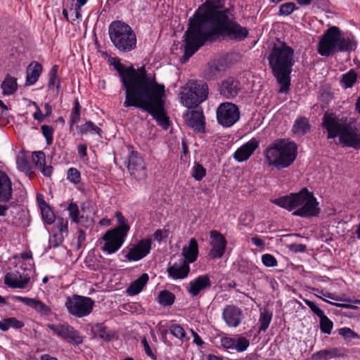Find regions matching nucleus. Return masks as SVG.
Here are the masks:
<instances>
[{
  "label": "nucleus",
  "instance_id": "nucleus-1",
  "mask_svg": "<svg viewBox=\"0 0 360 360\" xmlns=\"http://www.w3.org/2000/svg\"><path fill=\"white\" fill-rule=\"evenodd\" d=\"M248 30L234 20L230 8H224L223 0H207L190 19L189 27L184 34L185 46L183 62L191 57L207 41L218 36L241 40Z\"/></svg>",
  "mask_w": 360,
  "mask_h": 360
},
{
  "label": "nucleus",
  "instance_id": "nucleus-2",
  "mask_svg": "<svg viewBox=\"0 0 360 360\" xmlns=\"http://www.w3.org/2000/svg\"><path fill=\"white\" fill-rule=\"evenodd\" d=\"M117 70L126 89V106H134L149 112L158 123L167 129L169 118L164 105L165 86L158 84L153 76H148L143 67L125 69L117 58H114Z\"/></svg>",
  "mask_w": 360,
  "mask_h": 360
},
{
  "label": "nucleus",
  "instance_id": "nucleus-3",
  "mask_svg": "<svg viewBox=\"0 0 360 360\" xmlns=\"http://www.w3.org/2000/svg\"><path fill=\"white\" fill-rule=\"evenodd\" d=\"M294 51L285 43L275 44L269 57V63L281 87L279 92L285 93L290 84V75L294 65Z\"/></svg>",
  "mask_w": 360,
  "mask_h": 360
},
{
  "label": "nucleus",
  "instance_id": "nucleus-4",
  "mask_svg": "<svg viewBox=\"0 0 360 360\" xmlns=\"http://www.w3.org/2000/svg\"><path fill=\"white\" fill-rule=\"evenodd\" d=\"M271 202L288 211H294V215L301 217H316L321 211L316 198L306 188L298 193L273 199Z\"/></svg>",
  "mask_w": 360,
  "mask_h": 360
},
{
  "label": "nucleus",
  "instance_id": "nucleus-5",
  "mask_svg": "<svg viewBox=\"0 0 360 360\" xmlns=\"http://www.w3.org/2000/svg\"><path fill=\"white\" fill-rule=\"evenodd\" d=\"M323 127L328 132V139L339 137L344 146L360 148V127L353 122H347L343 118H338L333 114L326 113L323 117Z\"/></svg>",
  "mask_w": 360,
  "mask_h": 360
},
{
  "label": "nucleus",
  "instance_id": "nucleus-6",
  "mask_svg": "<svg viewBox=\"0 0 360 360\" xmlns=\"http://www.w3.org/2000/svg\"><path fill=\"white\" fill-rule=\"evenodd\" d=\"M356 43L353 38L345 37L336 26L329 27L320 38L317 51L322 56H330L336 52L354 51Z\"/></svg>",
  "mask_w": 360,
  "mask_h": 360
},
{
  "label": "nucleus",
  "instance_id": "nucleus-7",
  "mask_svg": "<svg viewBox=\"0 0 360 360\" xmlns=\"http://www.w3.org/2000/svg\"><path fill=\"white\" fill-rule=\"evenodd\" d=\"M296 156V144L284 139L271 143L264 151V157L268 165L277 168L289 167L295 161Z\"/></svg>",
  "mask_w": 360,
  "mask_h": 360
},
{
  "label": "nucleus",
  "instance_id": "nucleus-8",
  "mask_svg": "<svg viewBox=\"0 0 360 360\" xmlns=\"http://www.w3.org/2000/svg\"><path fill=\"white\" fill-rule=\"evenodd\" d=\"M207 95L208 86L204 82L189 81L181 88L180 98L184 106L192 108L205 101Z\"/></svg>",
  "mask_w": 360,
  "mask_h": 360
},
{
  "label": "nucleus",
  "instance_id": "nucleus-9",
  "mask_svg": "<svg viewBox=\"0 0 360 360\" xmlns=\"http://www.w3.org/2000/svg\"><path fill=\"white\" fill-rule=\"evenodd\" d=\"M114 46L122 52H129L136 46L135 33L122 21H114Z\"/></svg>",
  "mask_w": 360,
  "mask_h": 360
},
{
  "label": "nucleus",
  "instance_id": "nucleus-10",
  "mask_svg": "<svg viewBox=\"0 0 360 360\" xmlns=\"http://www.w3.org/2000/svg\"><path fill=\"white\" fill-rule=\"evenodd\" d=\"M95 301L91 297L72 295L66 297L64 306L68 313L77 319L88 316L93 311Z\"/></svg>",
  "mask_w": 360,
  "mask_h": 360
},
{
  "label": "nucleus",
  "instance_id": "nucleus-11",
  "mask_svg": "<svg viewBox=\"0 0 360 360\" xmlns=\"http://www.w3.org/2000/svg\"><path fill=\"white\" fill-rule=\"evenodd\" d=\"M217 121L224 127H231L240 119V112L238 107L230 102H224L217 108Z\"/></svg>",
  "mask_w": 360,
  "mask_h": 360
},
{
  "label": "nucleus",
  "instance_id": "nucleus-12",
  "mask_svg": "<svg viewBox=\"0 0 360 360\" xmlns=\"http://www.w3.org/2000/svg\"><path fill=\"white\" fill-rule=\"evenodd\" d=\"M150 238H143L135 244H130L124 248L120 255L130 262H136L146 257L151 250Z\"/></svg>",
  "mask_w": 360,
  "mask_h": 360
},
{
  "label": "nucleus",
  "instance_id": "nucleus-13",
  "mask_svg": "<svg viewBox=\"0 0 360 360\" xmlns=\"http://www.w3.org/2000/svg\"><path fill=\"white\" fill-rule=\"evenodd\" d=\"M47 327L57 336L70 344L78 345L83 342V338L80 333L68 323H49Z\"/></svg>",
  "mask_w": 360,
  "mask_h": 360
},
{
  "label": "nucleus",
  "instance_id": "nucleus-14",
  "mask_svg": "<svg viewBox=\"0 0 360 360\" xmlns=\"http://www.w3.org/2000/svg\"><path fill=\"white\" fill-rule=\"evenodd\" d=\"M127 168L131 176L138 180L147 176L146 164L141 155L136 151H131L128 156Z\"/></svg>",
  "mask_w": 360,
  "mask_h": 360
},
{
  "label": "nucleus",
  "instance_id": "nucleus-15",
  "mask_svg": "<svg viewBox=\"0 0 360 360\" xmlns=\"http://www.w3.org/2000/svg\"><path fill=\"white\" fill-rule=\"evenodd\" d=\"M211 249L208 256L212 259H220L225 253L227 241L225 237L217 231H210Z\"/></svg>",
  "mask_w": 360,
  "mask_h": 360
},
{
  "label": "nucleus",
  "instance_id": "nucleus-16",
  "mask_svg": "<svg viewBox=\"0 0 360 360\" xmlns=\"http://www.w3.org/2000/svg\"><path fill=\"white\" fill-rule=\"evenodd\" d=\"M30 276L27 273L21 274L19 271L7 273L4 276V283L12 288L31 289Z\"/></svg>",
  "mask_w": 360,
  "mask_h": 360
},
{
  "label": "nucleus",
  "instance_id": "nucleus-17",
  "mask_svg": "<svg viewBox=\"0 0 360 360\" xmlns=\"http://www.w3.org/2000/svg\"><path fill=\"white\" fill-rule=\"evenodd\" d=\"M222 318L229 327H238L244 318L243 311L234 305L226 306L222 311Z\"/></svg>",
  "mask_w": 360,
  "mask_h": 360
},
{
  "label": "nucleus",
  "instance_id": "nucleus-18",
  "mask_svg": "<svg viewBox=\"0 0 360 360\" xmlns=\"http://www.w3.org/2000/svg\"><path fill=\"white\" fill-rule=\"evenodd\" d=\"M212 282L210 276L203 274L191 280L186 288V290L192 297H196L201 292L210 288Z\"/></svg>",
  "mask_w": 360,
  "mask_h": 360
},
{
  "label": "nucleus",
  "instance_id": "nucleus-19",
  "mask_svg": "<svg viewBox=\"0 0 360 360\" xmlns=\"http://www.w3.org/2000/svg\"><path fill=\"white\" fill-rule=\"evenodd\" d=\"M259 146V141L252 138L242 145L233 153V158L239 162L248 160Z\"/></svg>",
  "mask_w": 360,
  "mask_h": 360
},
{
  "label": "nucleus",
  "instance_id": "nucleus-20",
  "mask_svg": "<svg viewBox=\"0 0 360 360\" xmlns=\"http://www.w3.org/2000/svg\"><path fill=\"white\" fill-rule=\"evenodd\" d=\"M184 117L187 124L198 132L205 130V117L202 110L196 109L184 114Z\"/></svg>",
  "mask_w": 360,
  "mask_h": 360
},
{
  "label": "nucleus",
  "instance_id": "nucleus-21",
  "mask_svg": "<svg viewBox=\"0 0 360 360\" xmlns=\"http://www.w3.org/2000/svg\"><path fill=\"white\" fill-rule=\"evenodd\" d=\"M241 90L240 82L234 77L224 80L220 87V93L226 98L236 97Z\"/></svg>",
  "mask_w": 360,
  "mask_h": 360
},
{
  "label": "nucleus",
  "instance_id": "nucleus-22",
  "mask_svg": "<svg viewBox=\"0 0 360 360\" xmlns=\"http://www.w3.org/2000/svg\"><path fill=\"white\" fill-rule=\"evenodd\" d=\"M190 269L186 261L180 259L167 268V272L172 279H184L188 276Z\"/></svg>",
  "mask_w": 360,
  "mask_h": 360
},
{
  "label": "nucleus",
  "instance_id": "nucleus-23",
  "mask_svg": "<svg viewBox=\"0 0 360 360\" xmlns=\"http://www.w3.org/2000/svg\"><path fill=\"white\" fill-rule=\"evenodd\" d=\"M13 184L9 176L0 171V202H9L13 196Z\"/></svg>",
  "mask_w": 360,
  "mask_h": 360
},
{
  "label": "nucleus",
  "instance_id": "nucleus-24",
  "mask_svg": "<svg viewBox=\"0 0 360 360\" xmlns=\"http://www.w3.org/2000/svg\"><path fill=\"white\" fill-rule=\"evenodd\" d=\"M15 300L22 302L28 307H30L41 315H49L51 312L50 307L39 300L21 296H16Z\"/></svg>",
  "mask_w": 360,
  "mask_h": 360
},
{
  "label": "nucleus",
  "instance_id": "nucleus-25",
  "mask_svg": "<svg viewBox=\"0 0 360 360\" xmlns=\"http://www.w3.org/2000/svg\"><path fill=\"white\" fill-rule=\"evenodd\" d=\"M198 244L197 240L192 238L190 239L188 245L183 247L181 254L184 256V259L189 264L195 262L198 257Z\"/></svg>",
  "mask_w": 360,
  "mask_h": 360
},
{
  "label": "nucleus",
  "instance_id": "nucleus-26",
  "mask_svg": "<svg viewBox=\"0 0 360 360\" xmlns=\"http://www.w3.org/2000/svg\"><path fill=\"white\" fill-rule=\"evenodd\" d=\"M42 66L37 61L32 62L27 68L25 84L27 86L34 84L42 72Z\"/></svg>",
  "mask_w": 360,
  "mask_h": 360
},
{
  "label": "nucleus",
  "instance_id": "nucleus-27",
  "mask_svg": "<svg viewBox=\"0 0 360 360\" xmlns=\"http://www.w3.org/2000/svg\"><path fill=\"white\" fill-rule=\"evenodd\" d=\"M149 277L147 274H142L137 279L133 281L126 290L129 296H134L140 293L148 281Z\"/></svg>",
  "mask_w": 360,
  "mask_h": 360
},
{
  "label": "nucleus",
  "instance_id": "nucleus-28",
  "mask_svg": "<svg viewBox=\"0 0 360 360\" xmlns=\"http://www.w3.org/2000/svg\"><path fill=\"white\" fill-rule=\"evenodd\" d=\"M98 246L103 254L108 255L112 253V229L108 230L103 236L98 240Z\"/></svg>",
  "mask_w": 360,
  "mask_h": 360
},
{
  "label": "nucleus",
  "instance_id": "nucleus-29",
  "mask_svg": "<svg viewBox=\"0 0 360 360\" xmlns=\"http://www.w3.org/2000/svg\"><path fill=\"white\" fill-rule=\"evenodd\" d=\"M309 130L310 124L309 123V120L304 117H300L296 119L292 129L293 134L299 136H303Z\"/></svg>",
  "mask_w": 360,
  "mask_h": 360
},
{
  "label": "nucleus",
  "instance_id": "nucleus-30",
  "mask_svg": "<svg viewBox=\"0 0 360 360\" xmlns=\"http://www.w3.org/2000/svg\"><path fill=\"white\" fill-rule=\"evenodd\" d=\"M313 290L316 291L319 293V295H316V296L317 297L321 299L322 300H323L326 302H328L333 306L338 307H347L345 304L333 302L328 301V300L326 299V297H328L329 299L336 300V301H347V300L343 298L342 297L336 295L334 293L325 292L323 290H320L319 288H314Z\"/></svg>",
  "mask_w": 360,
  "mask_h": 360
},
{
  "label": "nucleus",
  "instance_id": "nucleus-31",
  "mask_svg": "<svg viewBox=\"0 0 360 360\" xmlns=\"http://www.w3.org/2000/svg\"><path fill=\"white\" fill-rule=\"evenodd\" d=\"M1 88L4 96L13 94L18 89L17 79L9 75H7L2 82Z\"/></svg>",
  "mask_w": 360,
  "mask_h": 360
},
{
  "label": "nucleus",
  "instance_id": "nucleus-32",
  "mask_svg": "<svg viewBox=\"0 0 360 360\" xmlns=\"http://www.w3.org/2000/svg\"><path fill=\"white\" fill-rule=\"evenodd\" d=\"M24 326V323L15 317L4 319L0 321V330L5 332L9 328L20 329Z\"/></svg>",
  "mask_w": 360,
  "mask_h": 360
},
{
  "label": "nucleus",
  "instance_id": "nucleus-33",
  "mask_svg": "<svg viewBox=\"0 0 360 360\" xmlns=\"http://www.w3.org/2000/svg\"><path fill=\"white\" fill-rule=\"evenodd\" d=\"M357 74L354 70H350L345 74H343L340 80V86L343 89L351 88L356 83Z\"/></svg>",
  "mask_w": 360,
  "mask_h": 360
},
{
  "label": "nucleus",
  "instance_id": "nucleus-34",
  "mask_svg": "<svg viewBox=\"0 0 360 360\" xmlns=\"http://www.w3.org/2000/svg\"><path fill=\"white\" fill-rule=\"evenodd\" d=\"M175 295L167 290H161L158 297V302L163 307H169L173 304Z\"/></svg>",
  "mask_w": 360,
  "mask_h": 360
},
{
  "label": "nucleus",
  "instance_id": "nucleus-35",
  "mask_svg": "<svg viewBox=\"0 0 360 360\" xmlns=\"http://www.w3.org/2000/svg\"><path fill=\"white\" fill-rule=\"evenodd\" d=\"M129 231L115 229L114 228V253L124 243Z\"/></svg>",
  "mask_w": 360,
  "mask_h": 360
},
{
  "label": "nucleus",
  "instance_id": "nucleus-36",
  "mask_svg": "<svg viewBox=\"0 0 360 360\" xmlns=\"http://www.w3.org/2000/svg\"><path fill=\"white\" fill-rule=\"evenodd\" d=\"M43 205H41V213L42 219L44 223L47 224H52L56 219L53 212L51 210V207L46 203L44 200H42Z\"/></svg>",
  "mask_w": 360,
  "mask_h": 360
},
{
  "label": "nucleus",
  "instance_id": "nucleus-37",
  "mask_svg": "<svg viewBox=\"0 0 360 360\" xmlns=\"http://www.w3.org/2000/svg\"><path fill=\"white\" fill-rule=\"evenodd\" d=\"M272 316L273 314L267 310H264L260 313L259 319V333L266 330L271 321Z\"/></svg>",
  "mask_w": 360,
  "mask_h": 360
},
{
  "label": "nucleus",
  "instance_id": "nucleus-38",
  "mask_svg": "<svg viewBox=\"0 0 360 360\" xmlns=\"http://www.w3.org/2000/svg\"><path fill=\"white\" fill-rule=\"evenodd\" d=\"M94 331L96 335L103 340L110 341L111 340V330L103 323L96 324L94 328Z\"/></svg>",
  "mask_w": 360,
  "mask_h": 360
},
{
  "label": "nucleus",
  "instance_id": "nucleus-39",
  "mask_svg": "<svg viewBox=\"0 0 360 360\" xmlns=\"http://www.w3.org/2000/svg\"><path fill=\"white\" fill-rule=\"evenodd\" d=\"M76 223L86 228L90 227L94 224L93 213L82 207L80 217Z\"/></svg>",
  "mask_w": 360,
  "mask_h": 360
},
{
  "label": "nucleus",
  "instance_id": "nucleus-40",
  "mask_svg": "<svg viewBox=\"0 0 360 360\" xmlns=\"http://www.w3.org/2000/svg\"><path fill=\"white\" fill-rule=\"evenodd\" d=\"M221 65H219L216 61H212L208 63L206 69L205 75L209 79L218 77L221 72Z\"/></svg>",
  "mask_w": 360,
  "mask_h": 360
},
{
  "label": "nucleus",
  "instance_id": "nucleus-41",
  "mask_svg": "<svg viewBox=\"0 0 360 360\" xmlns=\"http://www.w3.org/2000/svg\"><path fill=\"white\" fill-rule=\"evenodd\" d=\"M79 133L86 134L88 133L100 135L101 129L91 121L86 122L79 127Z\"/></svg>",
  "mask_w": 360,
  "mask_h": 360
},
{
  "label": "nucleus",
  "instance_id": "nucleus-42",
  "mask_svg": "<svg viewBox=\"0 0 360 360\" xmlns=\"http://www.w3.org/2000/svg\"><path fill=\"white\" fill-rule=\"evenodd\" d=\"M57 71H58V66L57 65L53 66L49 73L48 86H49V89H53L56 87L57 91H58V90L60 89V84H59V81L57 77Z\"/></svg>",
  "mask_w": 360,
  "mask_h": 360
},
{
  "label": "nucleus",
  "instance_id": "nucleus-43",
  "mask_svg": "<svg viewBox=\"0 0 360 360\" xmlns=\"http://www.w3.org/2000/svg\"><path fill=\"white\" fill-rule=\"evenodd\" d=\"M116 224L114 225L115 229H121L125 231L130 230V225L128 220L123 216L120 212H116L115 214Z\"/></svg>",
  "mask_w": 360,
  "mask_h": 360
},
{
  "label": "nucleus",
  "instance_id": "nucleus-44",
  "mask_svg": "<svg viewBox=\"0 0 360 360\" xmlns=\"http://www.w3.org/2000/svg\"><path fill=\"white\" fill-rule=\"evenodd\" d=\"M320 319V329L321 333L330 335L333 328V323L328 317L324 314L319 318Z\"/></svg>",
  "mask_w": 360,
  "mask_h": 360
},
{
  "label": "nucleus",
  "instance_id": "nucleus-45",
  "mask_svg": "<svg viewBox=\"0 0 360 360\" xmlns=\"http://www.w3.org/2000/svg\"><path fill=\"white\" fill-rule=\"evenodd\" d=\"M338 334L342 336L345 341L350 342L354 339H359V335L348 327H343L338 330Z\"/></svg>",
  "mask_w": 360,
  "mask_h": 360
},
{
  "label": "nucleus",
  "instance_id": "nucleus-46",
  "mask_svg": "<svg viewBox=\"0 0 360 360\" xmlns=\"http://www.w3.org/2000/svg\"><path fill=\"white\" fill-rule=\"evenodd\" d=\"M192 176L196 181H201L206 175V169L202 165L198 162H195L191 169Z\"/></svg>",
  "mask_w": 360,
  "mask_h": 360
},
{
  "label": "nucleus",
  "instance_id": "nucleus-47",
  "mask_svg": "<svg viewBox=\"0 0 360 360\" xmlns=\"http://www.w3.org/2000/svg\"><path fill=\"white\" fill-rule=\"evenodd\" d=\"M336 355V349H324L321 350L313 354L315 360H328Z\"/></svg>",
  "mask_w": 360,
  "mask_h": 360
},
{
  "label": "nucleus",
  "instance_id": "nucleus-48",
  "mask_svg": "<svg viewBox=\"0 0 360 360\" xmlns=\"http://www.w3.org/2000/svg\"><path fill=\"white\" fill-rule=\"evenodd\" d=\"M81 106L78 100L75 101L74 107L70 115V125L73 126L79 122L80 120Z\"/></svg>",
  "mask_w": 360,
  "mask_h": 360
},
{
  "label": "nucleus",
  "instance_id": "nucleus-49",
  "mask_svg": "<svg viewBox=\"0 0 360 360\" xmlns=\"http://www.w3.org/2000/svg\"><path fill=\"white\" fill-rule=\"evenodd\" d=\"M67 179L74 184H77L81 181V174L77 169L70 167L67 172Z\"/></svg>",
  "mask_w": 360,
  "mask_h": 360
},
{
  "label": "nucleus",
  "instance_id": "nucleus-50",
  "mask_svg": "<svg viewBox=\"0 0 360 360\" xmlns=\"http://www.w3.org/2000/svg\"><path fill=\"white\" fill-rule=\"evenodd\" d=\"M169 332L176 338L183 340L186 337L184 328L179 324H172L169 327Z\"/></svg>",
  "mask_w": 360,
  "mask_h": 360
},
{
  "label": "nucleus",
  "instance_id": "nucleus-51",
  "mask_svg": "<svg viewBox=\"0 0 360 360\" xmlns=\"http://www.w3.org/2000/svg\"><path fill=\"white\" fill-rule=\"evenodd\" d=\"M250 345L249 340L244 337H238L235 340L234 349L238 352L245 351Z\"/></svg>",
  "mask_w": 360,
  "mask_h": 360
},
{
  "label": "nucleus",
  "instance_id": "nucleus-52",
  "mask_svg": "<svg viewBox=\"0 0 360 360\" xmlns=\"http://www.w3.org/2000/svg\"><path fill=\"white\" fill-rule=\"evenodd\" d=\"M69 216L74 222H77L82 214V210L79 211L78 206L75 202H70L68 207Z\"/></svg>",
  "mask_w": 360,
  "mask_h": 360
},
{
  "label": "nucleus",
  "instance_id": "nucleus-53",
  "mask_svg": "<svg viewBox=\"0 0 360 360\" xmlns=\"http://www.w3.org/2000/svg\"><path fill=\"white\" fill-rule=\"evenodd\" d=\"M41 130L43 136L46 139V144L51 145L53 143V128L49 125H41Z\"/></svg>",
  "mask_w": 360,
  "mask_h": 360
},
{
  "label": "nucleus",
  "instance_id": "nucleus-54",
  "mask_svg": "<svg viewBox=\"0 0 360 360\" xmlns=\"http://www.w3.org/2000/svg\"><path fill=\"white\" fill-rule=\"evenodd\" d=\"M32 158L38 169L46 165V155L43 151L33 152Z\"/></svg>",
  "mask_w": 360,
  "mask_h": 360
},
{
  "label": "nucleus",
  "instance_id": "nucleus-55",
  "mask_svg": "<svg viewBox=\"0 0 360 360\" xmlns=\"http://www.w3.org/2000/svg\"><path fill=\"white\" fill-rule=\"evenodd\" d=\"M296 9V6L292 2L283 4L279 8V14L281 15H289Z\"/></svg>",
  "mask_w": 360,
  "mask_h": 360
},
{
  "label": "nucleus",
  "instance_id": "nucleus-56",
  "mask_svg": "<svg viewBox=\"0 0 360 360\" xmlns=\"http://www.w3.org/2000/svg\"><path fill=\"white\" fill-rule=\"evenodd\" d=\"M262 264L266 267H275L278 265L276 259L271 254H264L262 256Z\"/></svg>",
  "mask_w": 360,
  "mask_h": 360
},
{
  "label": "nucleus",
  "instance_id": "nucleus-57",
  "mask_svg": "<svg viewBox=\"0 0 360 360\" xmlns=\"http://www.w3.org/2000/svg\"><path fill=\"white\" fill-rule=\"evenodd\" d=\"M304 302L319 318L325 314L324 311L314 302L309 300H304Z\"/></svg>",
  "mask_w": 360,
  "mask_h": 360
},
{
  "label": "nucleus",
  "instance_id": "nucleus-58",
  "mask_svg": "<svg viewBox=\"0 0 360 360\" xmlns=\"http://www.w3.org/2000/svg\"><path fill=\"white\" fill-rule=\"evenodd\" d=\"M141 344L143 347L144 352L147 354L148 356L150 357L153 359H156L155 355L153 354L147 340L146 338H143L141 340Z\"/></svg>",
  "mask_w": 360,
  "mask_h": 360
},
{
  "label": "nucleus",
  "instance_id": "nucleus-59",
  "mask_svg": "<svg viewBox=\"0 0 360 360\" xmlns=\"http://www.w3.org/2000/svg\"><path fill=\"white\" fill-rule=\"evenodd\" d=\"M235 339L224 338L221 340V345L224 347L234 349Z\"/></svg>",
  "mask_w": 360,
  "mask_h": 360
},
{
  "label": "nucleus",
  "instance_id": "nucleus-60",
  "mask_svg": "<svg viewBox=\"0 0 360 360\" xmlns=\"http://www.w3.org/2000/svg\"><path fill=\"white\" fill-rule=\"evenodd\" d=\"M34 105L36 106V111L33 114V117L39 122H43L46 118L45 115L41 112L39 107L35 103Z\"/></svg>",
  "mask_w": 360,
  "mask_h": 360
},
{
  "label": "nucleus",
  "instance_id": "nucleus-61",
  "mask_svg": "<svg viewBox=\"0 0 360 360\" xmlns=\"http://www.w3.org/2000/svg\"><path fill=\"white\" fill-rule=\"evenodd\" d=\"M39 169L43 174L44 176L49 177L51 176L53 168L51 165H45L40 167Z\"/></svg>",
  "mask_w": 360,
  "mask_h": 360
},
{
  "label": "nucleus",
  "instance_id": "nucleus-62",
  "mask_svg": "<svg viewBox=\"0 0 360 360\" xmlns=\"http://www.w3.org/2000/svg\"><path fill=\"white\" fill-rule=\"evenodd\" d=\"M290 249L294 252H302L305 250L306 245L299 243H292L290 245Z\"/></svg>",
  "mask_w": 360,
  "mask_h": 360
},
{
  "label": "nucleus",
  "instance_id": "nucleus-63",
  "mask_svg": "<svg viewBox=\"0 0 360 360\" xmlns=\"http://www.w3.org/2000/svg\"><path fill=\"white\" fill-rule=\"evenodd\" d=\"M192 336L193 338V342L196 344L198 346H201L204 344V342L201 339V338L198 335V334L195 332L193 330H191Z\"/></svg>",
  "mask_w": 360,
  "mask_h": 360
},
{
  "label": "nucleus",
  "instance_id": "nucleus-64",
  "mask_svg": "<svg viewBox=\"0 0 360 360\" xmlns=\"http://www.w3.org/2000/svg\"><path fill=\"white\" fill-rule=\"evenodd\" d=\"M86 150H87V146L86 144H79L78 146V148H77L79 155L81 158L86 157L87 155Z\"/></svg>",
  "mask_w": 360,
  "mask_h": 360
}]
</instances>
